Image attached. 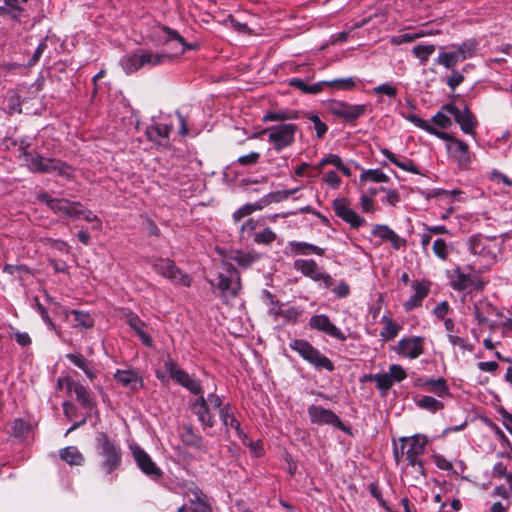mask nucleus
Here are the masks:
<instances>
[{
	"mask_svg": "<svg viewBox=\"0 0 512 512\" xmlns=\"http://www.w3.org/2000/svg\"><path fill=\"white\" fill-rule=\"evenodd\" d=\"M407 120L427 133L447 141V150L450 155L458 161L459 165H465L470 162L469 147L467 143L456 138L452 134L439 131L433 125L429 124L426 120L416 114L409 115Z\"/></svg>",
	"mask_w": 512,
	"mask_h": 512,
	"instance_id": "f257e3e1",
	"label": "nucleus"
},
{
	"mask_svg": "<svg viewBox=\"0 0 512 512\" xmlns=\"http://www.w3.org/2000/svg\"><path fill=\"white\" fill-rule=\"evenodd\" d=\"M96 448L98 455L102 458L101 467L105 473L110 474L121 466V447L107 433L99 432L97 434Z\"/></svg>",
	"mask_w": 512,
	"mask_h": 512,
	"instance_id": "f03ea898",
	"label": "nucleus"
},
{
	"mask_svg": "<svg viewBox=\"0 0 512 512\" xmlns=\"http://www.w3.org/2000/svg\"><path fill=\"white\" fill-rule=\"evenodd\" d=\"M171 59V55L166 53H154L151 50L138 49L133 53L124 55L120 60V65L126 74H132L142 67H153Z\"/></svg>",
	"mask_w": 512,
	"mask_h": 512,
	"instance_id": "7ed1b4c3",
	"label": "nucleus"
},
{
	"mask_svg": "<svg viewBox=\"0 0 512 512\" xmlns=\"http://www.w3.org/2000/svg\"><path fill=\"white\" fill-rule=\"evenodd\" d=\"M289 347L293 351L297 352L305 361L312 365L316 370H326L328 372H333L335 370L334 363L307 340L293 339L289 343Z\"/></svg>",
	"mask_w": 512,
	"mask_h": 512,
	"instance_id": "20e7f679",
	"label": "nucleus"
},
{
	"mask_svg": "<svg viewBox=\"0 0 512 512\" xmlns=\"http://www.w3.org/2000/svg\"><path fill=\"white\" fill-rule=\"evenodd\" d=\"M399 442L403 443L407 450L405 460L407 464L415 469L416 474L425 476L424 464L421 457L426 452L428 438L422 434H415L411 437H400Z\"/></svg>",
	"mask_w": 512,
	"mask_h": 512,
	"instance_id": "39448f33",
	"label": "nucleus"
},
{
	"mask_svg": "<svg viewBox=\"0 0 512 512\" xmlns=\"http://www.w3.org/2000/svg\"><path fill=\"white\" fill-rule=\"evenodd\" d=\"M27 157L28 169L33 173H57L59 176L70 179L73 177L72 168L66 163L54 159L46 158L40 154H32L27 151L24 152Z\"/></svg>",
	"mask_w": 512,
	"mask_h": 512,
	"instance_id": "423d86ee",
	"label": "nucleus"
},
{
	"mask_svg": "<svg viewBox=\"0 0 512 512\" xmlns=\"http://www.w3.org/2000/svg\"><path fill=\"white\" fill-rule=\"evenodd\" d=\"M225 272L218 274L217 288L225 300L236 298L241 290V279L237 269L230 263L223 262Z\"/></svg>",
	"mask_w": 512,
	"mask_h": 512,
	"instance_id": "0eeeda50",
	"label": "nucleus"
},
{
	"mask_svg": "<svg viewBox=\"0 0 512 512\" xmlns=\"http://www.w3.org/2000/svg\"><path fill=\"white\" fill-rule=\"evenodd\" d=\"M37 199L46 204V206L55 214L65 216L72 219H78L81 212V203L70 201L65 198H53L47 192H41L37 195Z\"/></svg>",
	"mask_w": 512,
	"mask_h": 512,
	"instance_id": "6e6552de",
	"label": "nucleus"
},
{
	"mask_svg": "<svg viewBox=\"0 0 512 512\" xmlns=\"http://www.w3.org/2000/svg\"><path fill=\"white\" fill-rule=\"evenodd\" d=\"M298 127L292 123L273 125L266 128L262 133H268V140L273 144L276 151L291 146L295 140V133Z\"/></svg>",
	"mask_w": 512,
	"mask_h": 512,
	"instance_id": "1a4fd4ad",
	"label": "nucleus"
},
{
	"mask_svg": "<svg viewBox=\"0 0 512 512\" xmlns=\"http://www.w3.org/2000/svg\"><path fill=\"white\" fill-rule=\"evenodd\" d=\"M307 413L312 424L332 425L333 427L351 435V428L345 425L341 419L330 409L318 405H310Z\"/></svg>",
	"mask_w": 512,
	"mask_h": 512,
	"instance_id": "9d476101",
	"label": "nucleus"
},
{
	"mask_svg": "<svg viewBox=\"0 0 512 512\" xmlns=\"http://www.w3.org/2000/svg\"><path fill=\"white\" fill-rule=\"evenodd\" d=\"M485 281L476 273H464L460 267L454 269L450 275V286L456 291L473 290L482 291L485 287Z\"/></svg>",
	"mask_w": 512,
	"mask_h": 512,
	"instance_id": "9b49d317",
	"label": "nucleus"
},
{
	"mask_svg": "<svg viewBox=\"0 0 512 512\" xmlns=\"http://www.w3.org/2000/svg\"><path fill=\"white\" fill-rule=\"evenodd\" d=\"M164 367L169 373V376L177 382V384L189 390L194 395L203 393V388L199 380L188 374L185 370L178 367V365L170 358H168Z\"/></svg>",
	"mask_w": 512,
	"mask_h": 512,
	"instance_id": "f8f14e48",
	"label": "nucleus"
},
{
	"mask_svg": "<svg viewBox=\"0 0 512 512\" xmlns=\"http://www.w3.org/2000/svg\"><path fill=\"white\" fill-rule=\"evenodd\" d=\"M155 272L168 278L174 283H180L184 286H190L191 278L188 274L183 273L170 259H155L152 262Z\"/></svg>",
	"mask_w": 512,
	"mask_h": 512,
	"instance_id": "ddd939ff",
	"label": "nucleus"
},
{
	"mask_svg": "<svg viewBox=\"0 0 512 512\" xmlns=\"http://www.w3.org/2000/svg\"><path fill=\"white\" fill-rule=\"evenodd\" d=\"M131 453L137 466L146 476L153 480L162 477L163 472L144 449L138 445H134L131 446Z\"/></svg>",
	"mask_w": 512,
	"mask_h": 512,
	"instance_id": "4468645a",
	"label": "nucleus"
},
{
	"mask_svg": "<svg viewBox=\"0 0 512 512\" xmlns=\"http://www.w3.org/2000/svg\"><path fill=\"white\" fill-rule=\"evenodd\" d=\"M329 111L346 122H354L365 114L366 105H352L343 101H332L329 105Z\"/></svg>",
	"mask_w": 512,
	"mask_h": 512,
	"instance_id": "2eb2a0df",
	"label": "nucleus"
},
{
	"mask_svg": "<svg viewBox=\"0 0 512 512\" xmlns=\"http://www.w3.org/2000/svg\"><path fill=\"white\" fill-rule=\"evenodd\" d=\"M333 210L337 217L348 223L351 228L358 229L366 221L359 216L351 207L346 198H336L332 203Z\"/></svg>",
	"mask_w": 512,
	"mask_h": 512,
	"instance_id": "dca6fc26",
	"label": "nucleus"
},
{
	"mask_svg": "<svg viewBox=\"0 0 512 512\" xmlns=\"http://www.w3.org/2000/svg\"><path fill=\"white\" fill-rule=\"evenodd\" d=\"M197 396V398L189 401V407L204 429L212 428L215 425V419L210 411L209 404L203 393Z\"/></svg>",
	"mask_w": 512,
	"mask_h": 512,
	"instance_id": "f3484780",
	"label": "nucleus"
},
{
	"mask_svg": "<svg viewBox=\"0 0 512 512\" xmlns=\"http://www.w3.org/2000/svg\"><path fill=\"white\" fill-rule=\"evenodd\" d=\"M309 326L340 341L346 340V335L325 314L312 316L309 320Z\"/></svg>",
	"mask_w": 512,
	"mask_h": 512,
	"instance_id": "a211bd4d",
	"label": "nucleus"
},
{
	"mask_svg": "<svg viewBox=\"0 0 512 512\" xmlns=\"http://www.w3.org/2000/svg\"><path fill=\"white\" fill-rule=\"evenodd\" d=\"M423 343L424 339L420 336L402 338L395 350L399 355L416 359L424 352Z\"/></svg>",
	"mask_w": 512,
	"mask_h": 512,
	"instance_id": "6ab92c4d",
	"label": "nucleus"
},
{
	"mask_svg": "<svg viewBox=\"0 0 512 512\" xmlns=\"http://www.w3.org/2000/svg\"><path fill=\"white\" fill-rule=\"evenodd\" d=\"M114 379L119 385L129 388L132 392H137L144 386L143 378L136 369H118Z\"/></svg>",
	"mask_w": 512,
	"mask_h": 512,
	"instance_id": "aec40b11",
	"label": "nucleus"
},
{
	"mask_svg": "<svg viewBox=\"0 0 512 512\" xmlns=\"http://www.w3.org/2000/svg\"><path fill=\"white\" fill-rule=\"evenodd\" d=\"M66 386L69 391H74L77 401L89 411L93 410L96 406L95 400L90 396L88 390L77 381H74L70 377L64 378Z\"/></svg>",
	"mask_w": 512,
	"mask_h": 512,
	"instance_id": "412c9836",
	"label": "nucleus"
},
{
	"mask_svg": "<svg viewBox=\"0 0 512 512\" xmlns=\"http://www.w3.org/2000/svg\"><path fill=\"white\" fill-rule=\"evenodd\" d=\"M454 120L457 124H459L463 133L469 135L475 134L477 120L467 105L463 108V110H460L455 115Z\"/></svg>",
	"mask_w": 512,
	"mask_h": 512,
	"instance_id": "4be33fe9",
	"label": "nucleus"
},
{
	"mask_svg": "<svg viewBox=\"0 0 512 512\" xmlns=\"http://www.w3.org/2000/svg\"><path fill=\"white\" fill-rule=\"evenodd\" d=\"M192 498L189 499L192 512H213L209 498L198 487L190 489Z\"/></svg>",
	"mask_w": 512,
	"mask_h": 512,
	"instance_id": "5701e85b",
	"label": "nucleus"
},
{
	"mask_svg": "<svg viewBox=\"0 0 512 512\" xmlns=\"http://www.w3.org/2000/svg\"><path fill=\"white\" fill-rule=\"evenodd\" d=\"M294 268L314 281H319V278L323 273V271L318 267L316 261L313 259H297L294 262Z\"/></svg>",
	"mask_w": 512,
	"mask_h": 512,
	"instance_id": "b1692460",
	"label": "nucleus"
},
{
	"mask_svg": "<svg viewBox=\"0 0 512 512\" xmlns=\"http://www.w3.org/2000/svg\"><path fill=\"white\" fill-rule=\"evenodd\" d=\"M127 323L129 326L135 331V333L139 336L142 343L147 347L153 346V340L149 333H147L144 328L146 324L133 312H130L127 315Z\"/></svg>",
	"mask_w": 512,
	"mask_h": 512,
	"instance_id": "393cba45",
	"label": "nucleus"
},
{
	"mask_svg": "<svg viewBox=\"0 0 512 512\" xmlns=\"http://www.w3.org/2000/svg\"><path fill=\"white\" fill-rule=\"evenodd\" d=\"M180 437L184 445L206 452V446L202 436L195 433L192 425H184Z\"/></svg>",
	"mask_w": 512,
	"mask_h": 512,
	"instance_id": "a878e982",
	"label": "nucleus"
},
{
	"mask_svg": "<svg viewBox=\"0 0 512 512\" xmlns=\"http://www.w3.org/2000/svg\"><path fill=\"white\" fill-rule=\"evenodd\" d=\"M492 314H495L496 316H502V313L488 300H480L474 304V316L479 324L486 323L487 317Z\"/></svg>",
	"mask_w": 512,
	"mask_h": 512,
	"instance_id": "bb28decb",
	"label": "nucleus"
},
{
	"mask_svg": "<svg viewBox=\"0 0 512 512\" xmlns=\"http://www.w3.org/2000/svg\"><path fill=\"white\" fill-rule=\"evenodd\" d=\"M381 153L394 165L399 167L400 169L404 171H408L414 174H420L418 168L414 164V162L411 159L407 158H398L394 153H392L389 149L383 148L381 149Z\"/></svg>",
	"mask_w": 512,
	"mask_h": 512,
	"instance_id": "cd10ccee",
	"label": "nucleus"
},
{
	"mask_svg": "<svg viewBox=\"0 0 512 512\" xmlns=\"http://www.w3.org/2000/svg\"><path fill=\"white\" fill-rule=\"evenodd\" d=\"M59 457L67 464L81 466L84 463V456L76 446H68L59 451Z\"/></svg>",
	"mask_w": 512,
	"mask_h": 512,
	"instance_id": "c85d7f7f",
	"label": "nucleus"
},
{
	"mask_svg": "<svg viewBox=\"0 0 512 512\" xmlns=\"http://www.w3.org/2000/svg\"><path fill=\"white\" fill-rule=\"evenodd\" d=\"M66 358L75 366L80 368L85 375L90 379L94 380L97 376L96 371L91 367L88 360L80 353H69Z\"/></svg>",
	"mask_w": 512,
	"mask_h": 512,
	"instance_id": "c756f323",
	"label": "nucleus"
},
{
	"mask_svg": "<svg viewBox=\"0 0 512 512\" xmlns=\"http://www.w3.org/2000/svg\"><path fill=\"white\" fill-rule=\"evenodd\" d=\"M230 259L246 269L258 262L261 259V255L256 252L235 251L231 254Z\"/></svg>",
	"mask_w": 512,
	"mask_h": 512,
	"instance_id": "7c9ffc66",
	"label": "nucleus"
},
{
	"mask_svg": "<svg viewBox=\"0 0 512 512\" xmlns=\"http://www.w3.org/2000/svg\"><path fill=\"white\" fill-rule=\"evenodd\" d=\"M289 247L294 254L297 255H309L316 254L319 256L324 255V249L320 248L316 245L307 243V242H299V241H291L289 242Z\"/></svg>",
	"mask_w": 512,
	"mask_h": 512,
	"instance_id": "2f4dec72",
	"label": "nucleus"
},
{
	"mask_svg": "<svg viewBox=\"0 0 512 512\" xmlns=\"http://www.w3.org/2000/svg\"><path fill=\"white\" fill-rule=\"evenodd\" d=\"M452 51L449 52H441L438 57L435 59V63L444 66L446 69L455 68L458 62L464 61L465 59L456 48H452Z\"/></svg>",
	"mask_w": 512,
	"mask_h": 512,
	"instance_id": "473e14b6",
	"label": "nucleus"
},
{
	"mask_svg": "<svg viewBox=\"0 0 512 512\" xmlns=\"http://www.w3.org/2000/svg\"><path fill=\"white\" fill-rule=\"evenodd\" d=\"M289 85L300 90L304 94H318L323 91L325 83L320 81L315 84H308L305 80L299 78H293L289 81Z\"/></svg>",
	"mask_w": 512,
	"mask_h": 512,
	"instance_id": "72a5a7b5",
	"label": "nucleus"
},
{
	"mask_svg": "<svg viewBox=\"0 0 512 512\" xmlns=\"http://www.w3.org/2000/svg\"><path fill=\"white\" fill-rule=\"evenodd\" d=\"M263 208H265V201H262L261 199H259L255 203H247V204L243 205L242 207H240L239 209H237L232 214V219L235 223H238L244 217L249 216L254 211L262 210Z\"/></svg>",
	"mask_w": 512,
	"mask_h": 512,
	"instance_id": "f704fd0d",
	"label": "nucleus"
},
{
	"mask_svg": "<svg viewBox=\"0 0 512 512\" xmlns=\"http://www.w3.org/2000/svg\"><path fill=\"white\" fill-rule=\"evenodd\" d=\"M263 208H265V201H262L261 199H259L255 203H247V204L243 205L242 207H240L239 209H237L232 214V219L235 223H238L244 217L249 216L254 211L262 210Z\"/></svg>",
	"mask_w": 512,
	"mask_h": 512,
	"instance_id": "c9c22d12",
	"label": "nucleus"
},
{
	"mask_svg": "<svg viewBox=\"0 0 512 512\" xmlns=\"http://www.w3.org/2000/svg\"><path fill=\"white\" fill-rule=\"evenodd\" d=\"M263 208H265V201H262L261 199H259L255 203H247V204L243 205L242 207H240L239 209H237L232 214V219L235 223H238L244 217L249 216L254 211L262 210Z\"/></svg>",
	"mask_w": 512,
	"mask_h": 512,
	"instance_id": "e433bc0d",
	"label": "nucleus"
},
{
	"mask_svg": "<svg viewBox=\"0 0 512 512\" xmlns=\"http://www.w3.org/2000/svg\"><path fill=\"white\" fill-rule=\"evenodd\" d=\"M219 416L225 427H231L235 429L239 436L242 434L240 422L235 418L234 414L231 412V407L229 404L224 405L220 409Z\"/></svg>",
	"mask_w": 512,
	"mask_h": 512,
	"instance_id": "4c0bfd02",
	"label": "nucleus"
},
{
	"mask_svg": "<svg viewBox=\"0 0 512 512\" xmlns=\"http://www.w3.org/2000/svg\"><path fill=\"white\" fill-rule=\"evenodd\" d=\"M428 391L435 393L439 397L449 394V387L444 378L429 379L422 384Z\"/></svg>",
	"mask_w": 512,
	"mask_h": 512,
	"instance_id": "58836bf2",
	"label": "nucleus"
},
{
	"mask_svg": "<svg viewBox=\"0 0 512 512\" xmlns=\"http://www.w3.org/2000/svg\"><path fill=\"white\" fill-rule=\"evenodd\" d=\"M477 41L474 39H467L463 41L461 44H452L451 48H456L460 55L466 60L468 58H472L477 49Z\"/></svg>",
	"mask_w": 512,
	"mask_h": 512,
	"instance_id": "ea45409f",
	"label": "nucleus"
},
{
	"mask_svg": "<svg viewBox=\"0 0 512 512\" xmlns=\"http://www.w3.org/2000/svg\"><path fill=\"white\" fill-rule=\"evenodd\" d=\"M369 379L375 381L376 387L380 390L382 396H385L393 386L392 378L388 373L370 375Z\"/></svg>",
	"mask_w": 512,
	"mask_h": 512,
	"instance_id": "a19ab883",
	"label": "nucleus"
},
{
	"mask_svg": "<svg viewBox=\"0 0 512 512\" xmlns=\"http://www.w3.org/2000/svg\"><path fill=\"white\" fill-rule=\"evenodd\" d=\"M298 112L294 110H286V111H268L263 116V121H285V120H291V119H297Z\"/></svg>",
	"mask_w": 512,
	"mask_h": 512,
	"instance_id": "79ce46f5",
	"label": "nucleus"
},
{
	"mask_svg": "<svg viewBox=\"0 0 512 512\" xmlns=\"http://www.w3.org/2000/svg\"><path fill=\"white\" fill-rule=\"evenodd\" d=\"M370 180L375 183H387L390 178L380 169H368L361 173L360 181L364 182Z\"/></svg>",
	"mask_w": 512,
	"mask_h": 512,
	"instance_id": "37998d69",
	"label": "nucleus"
},
{
	"mask_svg": "<svg viewBox=\"0 0 512 512\" xmlns=\"http://www.w3.org/2000/svg\"><path fill=\"white\" fill-rule=\"evenodd\" d=\"M298 191V188L274 191L264 195L261 200L265 201V207L273 202H281Z\"/></svg>",
	"mask_w": 512,
	"mask_h": 512,
	"instance_id": "c03bdc74",
	"label": "nucleus"
},
{
	"mask_svg": "<svg viewBox=\"0 0 512 512\" xmlns=\"http://www.w3.org/2000/svg\"><path fill=\"white\" fill-rule=\"evenodd\" d=\"M71 314L74 316V326L82 327L85 329L92 328L94 325V319L88 312L72 310Z\"/></svg>",
	"mask_w": 512,
	"mask_h": 512,
	"instance_id": "a18cd8bd",
	"label": "nucleus"
},
{
	"mask_svg": "<svg viewBox=\"0 0 512 512\" xmlns=\"http://www.w3.org/2000/svg\"><path fill=\"white\" fill-rule=\"evenodd\" d=\"M435 45H416L413 47V55L418 58L421 64L425 65L429 60V57L435 52Z\"/></svg>",
	"mask_w": 512,
	"mask_h": 512,
	"instance_id": "49530a36",
	"label": "nucleus"
},
{
	"mask_svg": "<svg viewBox=\"0 0 512 512\" xmlns=\"http://www.w3.org/2000/svg\"><path fill=\"white\" fill-rule=\"evenodd\" d=\"M323 82L325 83V86H329L338 90H352L356 87V81L353 77L339 78Z\"/></svg>",
	"mask_w": 512,
	"mask_h": 512,
	"instance_id": "de8ad7c7",
	"label": "nucleus"
},
{
	"mask_svg": "<svg viewBox=\"0 0 512 512\" xmlns=\"http://www.w3.org/2000/svg\"><path fill=\"white\" fill-rule=\"evenodd\" d=\"M416 403L418 407L428 410L430 412H436L438 410L443 409L444 407L441 401L435 399L432 396H423Z\"/></svg>",
	"mask_w": 512,
	"mask_h": 512,
	"instance_id": "09e8293b",
	"label": "nucleus"
},
{
	"mask_svg": "<svg viewBox=\"0 0 512 512\" xmlns=\"http://www.w3.org/2000/svg\"><path fill=\"white\" fill-rule=\"evenodd\" d=\"M171 128L165 124L152 125L147 128V136L150 140L168 138Z\"/></svg>",
	"mask_w": 512,
	"mask_h": 512,
	"instance_id": "8fccbe9b",
	"label": "nucleus"
},
{
	"mask_svg": "<svg viewBox=\"0 0 512 512\" xmlns=\"http://www.w3.org/2000/svg\"><path fill=\"white\" fill-rule=\"evenodd\" d=\"M276 238V233L270 227H266L262 231L256 232L253 240L256 244L270 245Z\"/></svg>",
	"mask_w": 512,
	"mask_h": 512,
	"instance_id": "3c124183",
	"label": "nucleus"
},
{
	"mask_svg": "<svg viewBox=\"0 0 512 512\" xmlns=\"http://www.w3.org/2000/svg\"><path fill=\"white\" fill-rule=\"evenodd\" d=\"M428 32H419V33H404L398 36H392L390 42L394 45H400L403 43H411L420 37L425 35H430Z\"/></svg>",
	"mask_w": 512,
	"mask_h": 512,
	"instance_id": "603ef678",
	"label": "nucleus"
},
{
	"mask_svg": "<svg viewBox=\"0 0 512 512\" xmlns=\"http://www.w3.org/2000/svg\"><path fill=\"white\" fill-rule=\"evenodd\" d=\"M269 312L276 317H282L288 321H296L299 317V312L295 307H289L286 310L273 307L269 309Z\"/></svg>",
	"mask_w": 512,
	"mask_h": 512,
	"instance_id": "864d4df0",
	"label": "nucleus"
},
{
	"mask_svg": "<svg viewBox=\"0 0 512 512\" xmlns=\"http://www.w3.org/2000/svg\"><path fill=\"white\" fill-rule=\"evenodd\" d=\"M383 319L386 321V324L383 330L381 331L380 335L386 339H394L401 329L400 325H398L391 319H386V317H384Z\"/></svg>",
	"mask_w": 512,
	"mask_h": 512,
	"instance_id": "5fc2aeb1",
	"label": "nucleus"
},
{
	"mask_svg": "<svg viewBox=\"0 0 512 512\" xmlns=\"http://www.w3.org/2000/svg\"><path fill=\"white\" fill-rule=\"evenodd\" d=\"M30 430V425L21 418H17L13 422L12 435L14 437H23Z\"/></svg>",
	"mask_w": 512,
	"mask_h": 512,
	"instance_id": "6e6d98bb",
	"label": "nucleus"
},
{
	"mask_svg": "<svg viewBox=\"0 0 512 512\" xmlns=\"http://www.w3.org/2000/svg\"><path fill=\"white\" fill-rule=\"evenodd\" d=\"M3 272L10 274V275H14V274L18 273L20 281L23 280L22 276H21L22 274H31L32 273L30 267H28L25 264H21V265L6 264L3 268Z\"/></svg>",
	"mask_w": 512,
	"mask_h": 512,
	"instance_id": "4d7b16f0",
	"label": "nucleus"
},
{
	"mask_svg": "<svg viewBox=\"0 0 512 512\" xmlns=\"http://www.w3.org/2000/svg\"><path fill=\"white\" fill-rule=\"evenodd\" d=\"M307 118L313 123L317 138H323L328 130V126L316 114H309Z\"/></svg>",
	"mask_w": 512,
	"mask_h": 512,
	"instance_id": "13d9d810",
	"label": "nucleus"
},
{
	"mask_svg": "<svg viewBox=\"0 0 512 512\" xmlns=\"http://www.w3.org/2000/svg\"><path fill=\"white\" fill-rule=\"evenodd\" d=\"M388 374L392 378V382H401L407 378L405 369L399 364H392L389 366Z\"/></svg>",
	"mask_w": 512,
	"mask_h": 512,
	"instance_id": "bf43d9fd",
	"label": "nucleus"
},
{
	"mask_svg": "<svg viewBox=\"0 0 512 512\" xmlns=\"http://www.w3.org/2000/svg\"><path fill=\"white\" fill-rule=\"evenodd\" d=\"M34 301H35V305H36V309H37L38 313L41 315L43 321L47 324L49 329L56 332L57 334H59L55 324L53 323L52 319L49 317L46 308L39 302V299L37 297L34 298Z\"/></svg>",
	"mask_w": 512,
	"mask_h": 512,
	"instance_id": "052dcab7",
	"label": "nucleus"
},
{
	"mask_svg": "<svg viewBox=\"0 0 512 512\" xmlns=\"http://www.w3.org/2000/svg\"><path fill=\"white\" fill-rule=\"evenodd\" d=\"M449 70L451 75L447 78L446 84L451 90H455L464 81V75L455 68Z\"/></svg>",
	"mask_w": 512,
	"mask_h": 512,
	"instance_id": "680f3d73",
	"label": "nucleus"
},
{
	"mask_svg": "<svg viewBox=\"0 0 512 512\" xmlns=\"http://www.w3.org/2000/svg\"><path fill=\"white\" fill-rule=\"evenodd\" d=\"M435 126L447 129L452 125V120L442 111H438L431 119Z\"/></svg>",
	"mask_w": 512,
	"mask_h": 512,
	"instance_id": "e2e57ef3",
	"label": "nucleus"
},
{
	"mask_svg": "<svg viewBox=\"0 0 512 512\" xmlns=\"http://www.w3.org/2000/svg\"><path fill=\"white\" fill-rule=\"evenodd\" d=\"M433 252L437 257L446 260L448 257V246L443 239H436L433 243Z\"/></svg>",
	"mask_w": 512,
	"mask_h": 512,
	"instance_id": "0e129e2a",
	"label": "nucleus"
},
{
	"mask_svg": "<svg viewBox=\"0 0 512 512\" xmlns=\"http://www.w3.org/2000/svg\"><path fill=\"white\" fill-rule=\"evenodd\" d=\"M392 232L393 230L389 228L387 225L377 224L374 226L373 230L371 231V234L375 237L380 238L383 241H389L390 233Z\"/></svg>",
	"mask_w": 512,
	"mask_h": 512,
	"instance_id": "69168bd1",
	"label": "nucleus"
},
{
	"mask_svg": "<svg viewBox=\"0 0 512 512\" xmlns=\"http://www.w3.org/2000/svg\"><path fill=\"white\" fill-rule=\"evenodd\" d=\"M492 473L494 477H505L512 490V473L506 472V466L502 462H498L493 466Z\"/></svg>",
	"mask_w": 512,
	"mask_h": 512,
	"instance_id": "338daca9",
	"label": "nucleus"
},
{
	"mask_svg": "<svg viewBox=\"0 0 512 512\" xmlns=\"http://www.w3.org/2000/svg\"><path fill=\"white\" fill-rule=\"evenodd\" d=\"M448 340L453 346H458L464 351L471 352L474 348L473 345L468 343L464 338L453 334H448Z\"/></svg>",
	"mask_w": 512,
	"mask_h": 512,
	"instance_id": "774afa93",
	"label": "nucleus"
}]
</instances>
